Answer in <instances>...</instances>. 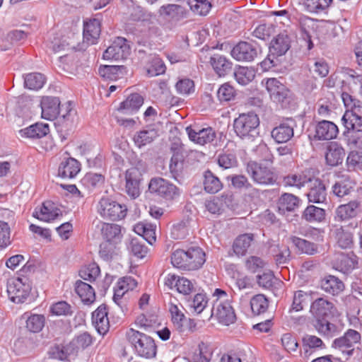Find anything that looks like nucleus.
<instances>
[{
    "mask_svg": "<svg viewBox=\"0 0 362 362\" xmlns=\"http://www.w3.org/2000/svg\"><path fill=\"white\" fill-rule=\"evenodd\" d=\"M42 117L47 120L58 119L59 122L66 127L74 123L76 112L70 107V105L60 107V100L58 98L43 97L40 103Z\"/></svg>",
    "mask_w": 362,
    "mask_h": 362,
    "instance_id": "nucleus-1",
    "label": "nucleus"
},
{
    "mask_svg": "<svg viewBox=\"0 0 362 362\" xmlns=\"http://www.w3.org/2000/svg\"><path fill=\"white\" fill-rule=\"evenodd\" d=\"M214 296L217 298L211 309V317H216L220 323L225 325L233 323L236 317L228 295L225 291L216 288Z\"/></svg>",
    "mask_w": 362,
    "mask_h": 362,
    "instance_id": "nucleus-2",
    "label": "nucleus"
},
{
    "mask_svg": "<svg viewBox=\"0 0 362 362\" xmlns=\"http://www.w3.org/2000/svg\"><path fill=\"white\" fill-rule=\"evenodd\" d=\"M259 119L254 112L240 114L235 119L233 127L241 139L253 141L259 134Z\"/></svg>",
    "mask_w": 362,
    "mask_h": 362,
    "instance_id": "nucleus-3",
    "label": "nucleus"
},
{
    "mask_svg": "<svg viewBox=\"0 0 362 362\" xmlns=\"http://www.w3.org/2000/svg\"><path fill=\"white\" fill-rule=\"evenodd\" d=\"M126 337L139 356L147 358L156 356V346L151 337L132 328L127 330Z\"/></svg>",
    "mask_w": 362,
    "mask_h": 362,
    "instance_id": "nucleus-4",
    "label": "nucleus"
},
{
    "mask_svg": "<svg viewBox=\"0 0 362 362\" xmlns=\"http://www.w3.org/2000/svg\"><path fill=\"white\" fill-rule=\"evenodd\" d=\"M272 163V160H269ZM246 171L255 183L262 186L273 185L276 181V175L272 164L249 162Z\"/></svg>",
    "mask_w": 362,
    "mask_h": 362,
    "instance_id": "nucleus-5",
    "label": "nucleus"
},
{
    "mask_svg": "<svg viewBox=\"0 0 362 362\" xmlns=\"http://www.w3.org/2000/svg\"><path fill=\"white\" fill-rule=\"evenodd\" d=\"M158 13L159 17L163 21L161 24L165 30H171L177 23L187 18L188 16L187 10L182 6L175 4H168L161 6Z\"/></svg>",
    "mask_w": 362,
    "mask_h": 362,
    "instance_id": "nucleus-6",
    "label": "nucleus"
},
{
    "mask_svg": "<svg viewBox=\"0 0 362 362\" xmlns=\"http://www.w3.org/2000/svg\"><path fill=\"white\" fill-rule=\"evenodd\" d=\"M359 110H346L341 121L349 135V141L358 148H362V117Z\"/></svg>",
    "mask_w": 362,
    "mask_h": 362,
    "instance_id": "nucleus-7",
    "label": "nucleus"
},
{
    "mask_svg": "<svg viewBox=\"0 0 362 362\" xmlns=\"http://www.w3.org/2000/svg\"><path fill=\"white\" fill-rule=\"evenodd\" d=\"M291 38L284 33L279 34L272 40L269 51L267 58L262 62V66L265 69H269L276 65L279 57H281L288 51L291 47Z\"/></svg>",
    "mask_w": 362,
    "mask_h": 362,
    "instance_id": "nucleus-8",
    "label": "nucleus"
},
{
    "mask_svg": "<svg viewBox=\"0 0 362 362\" xmlns=\"http://www.w3.org/2000/svg\"><path fill=\"white\" fill-rule=\"evenodd\" d=\"M96 209L102 218L114 221L123 219L127 211L125 205L109 197H102L97 204Z\"/></svg>",
    "mask_w": 362,
    "mask_h": 362,
    "instance_id": "nucleus-9",
    "label": "nucleus"
},
{
    "mask_svg": "<svg viewBox=\"0 0 362 362\" xmlns=\"http://www.w3.org/2000/svg\"><path fill=\"white\" fill-rule=\"evenodd\" d=\"M361 334L356 330L349 329L344 336L335 339L332 344V347L342 354V358H339L340 361H346L349 356H352L355 350V345L360 343Z\"/></svg>",
    "mask_w": 362,
    "mask_h": 362,
    "instance_id": "nucleus-10",
    "label": "nucleus"
},
{
    "mask_svg": "<svg viewBox=\"0 0 362 362\" xmlns=\"http://www.w3.org/2000/svg\"><path fill=\"white\" fill-rule=\"evenodd\" d=\"M27 279L16 278L9 279L7 282V293L10 300L16 303H23L31 291V286Z\"/></svg>",
    "mask_w": 362,
    "mask_h": 362,
    "instance_id": "nucleus-11",
    "label": "nucleus"
},
{
    "mask_svg": "<svg viewBox=\"0 0 362 362\" xmlns=\"http://www.w3.org/2000/svg\"><path fill=\"white\" fill-rule=\"evenodd\" d=\"M260 52V47L256 44L241 41L233 47L230 54L237 61L252 62Z\"/></svg>",
    "mask_w": 362,
    "mask_h": 362,
    "instance_id": "nucleus-12",
    "label": "nucleus"
},
{
    "mask_svg": "<svg viewBox=\"0 0 362 362\" xmlns=\"http://www.w3.org/2000/svg\"><path fill=\"white\" fill-rule=\"evenodd\" d=\"M148 189L151 192L169 199L178 197L181 193L177 186L160 177L151 179Z\"/></svg>",
    "mask_w": 362,
    "mask_h": 362,
    "instance_id": "nucleus-13",
    "label": "nucleus"
},
{
    "mask_svg": "<svg viewBox=\"0 0 362 362\" xmlns=\"http://www.w3.org/2000/svg\"><path fill=\"white\" fill-rule=\"evenodd\" d=\"M130 54V46L125 38L117 37L103 53L104 59L115 61L126 59Z\"/></svg>",
    "mask_w": 362,
    "mask_h": 362,
    "instance_id": "nucleus-14",
    "label": "nucleus"
},
{
    "mask_svg": "<svg viewBox=\"0 0 362 362\" xmlns=\"http://www.w3.org/2000/svg\"><path fill=\"white\" fill-rule=\"evenodd\" d=\"M262 83L269 93L271 99L278 103H284L289 95V90L275 78L264 79Z\"/></svg>",
    "mask_w": 362,
    "mask_h": 362,
    "instance_id": "nucleus-15",
    "label": "nucleus"
},
{
    "mask_svg": "<svg viewBox=\"0 0 362 362\" xmlns=\"http://www.w3.org/2000/svg\"><path fill=\"white\" fill-rule=\"evenodd\" d=\"M307 197L309 202L314 204H325L327 202L326 186L322 180L318 177H312Z\"/></svg>",
    "mask_w": 362,
    "mask_h": 362,
    "instance_id": "nucleus-16",
    "label": "nucleus"
},
{
    "mask_svg": "<svg viewBox=\"0 0 362 362\" xmlns=\"http://www.w3.org/2000/svg\"><path fill=\"white\" fill-rule=\"evenodd\" d=\"M333 268L343 274L351 272L358 264V257L353 252H343L334 255L332 261Z\"/></svg>",
    "mask_w": 362,
    "mask_h": 362,
    "instance_id": "nucleus-17",
    "label": "nucleus"
},
{
    "mask_svg": "<svg viewBox=\"0 0 362 362\" xmlns=\"http://www.w3.org/2000/svg\"><path fill=\"white\" fill-rule=\"evenodd\" d=\"M296 126L294 119H286L272 130L271 136L276 143H286L293 136Z\"/></svg>",
    "mask_w": 362,
    "mask_h": 362,
    "instance_id": "nucleus-18",
    "label": "nucleus"
},
{
    "mask_svg": "<svg viewBox=\"0 0 362 362\" xmlns=\"http://www.w3.org/2000/svg\"><path fill=\"white\" fill-rule=\"evenodd\" d=\"M186 132L192 141L199 145L211 143L216 136V132L211 127L194 129L192 127H187Z\"/></svg>",
    "mask_w": 362,
    "mask_h": 362,
    "instance_id": "nucleus-19",
    "label": "nucleus"
},
{
    "mask_svg": "<svg viewBox=\"0 0 362 362\" xmlns=\"http://www.w3.org/2000/svg\"><path fill=\"white\" fill-rule=\"evenodd\" d=\"M214 349L210 343L200 341L197 347L187 356L188 362H209L212 358Z\"/></svg>",
    "mask_w": 362,
    "mask_h": 362,
    "instance_id": "nucleus-20",
    "label": "nucleus"
},
{
    "mask_svg": "<svg viewBox=\"0 0 362 362\" xmlns=\"http://www.w3.org/2000/svg\"><path fill=\"white\" fill-rule=\"evenodd\" d=\"M141 174L139 170L136 168H132L126 171L125 180V191L127 194L135 199L140 194L139 182Z\"/></svg>",
    "mask_w": 362,
    "mask_h": 362,
    "instance_id": "nucleus-21",
    "label": "nucleus"
},
{
    "mask_svg": "<svg viewBox=\"0 0 362 362\" xmlns=\"http://www.w3.org/2000/svg\"><path fill=\"white\" fill-rule=\"evenodd\" d=\"M339 130L332 122L322 120L315 126V138L317 140H331L337 137Z\"/></svg>",
    "mask_w": 362,
    "mask_h": 362,
    "instance_id": "nucleus-22",
    "label": "nucleus"
},
{
    "mask_svg": "<svg viewBox=\"0 0 362 362\" xmlns=\"http://www.w3.org/2000/svg\"><path fill=\"white\" fill-rule=\"evenodd\" d=\"M33 216L40 221L49 222L62 216V213L59 209L54 206L53 203L45 202L39 209L37 208L35 209Z\"/></svg>",
    "mask_w": 362,
    "mask_h": 362,
    "instance_id": "nucleus-23",
    "label": "nucleus"
},
{
    "mask_svg": "<svg viewBox=\"0 0 362 362\" xmlns=\"http://www.w3.org/2000/svg\"><path fill=\"white\" fill-rule=\"evenodd\" d=\"M92 322L99 334L104 335L109 330L110 322L105 305H100L93 313Z\"/></svg>",
    "mask_w": 362,
    "mask_h": 362,
    "instance_id": "nucleus-24",
    "label": "nucleus"
},
{
    "mask_svg": "<svg viewBox=\"0 0 362 362\" xmlns=\"http://www.w3.org/2000/svg\"><path fill=\"white\" fill-rule=\"evenodd\" d=\"M361 204L356 200L339 205L335 211V218L339 221H346L356 217L360 212Z\"/></svg>",
    "mask_w": 362,
    "mask_h": 362,
    "instance_id": "nucleus-25",
    "label": "nucleus"
},
{
    "mask_svg": "<svg viewBox=\"0 0 362 362\" xmlns=\"http://www.w3.org/2000/svg\"><path fill=\"white\" fill-rule=\"evenodd\" d=\"M320 287L325 292L332 296L339 295L345 288L343 281L332 275L325 276L320 281Z\"/></svg>",
    "mask_w": 362,
    "mask_h": 362,
    "instance_id": "nucleus-26",
    "label": "nucleus"
},
{
    "mask_svg": "<svg viewBox=\"0 0 362 362\" xmlns=\"http://www.w3.org/2000/svg\"><path fill=\"white\" fill-rule=\"evenodd\" d=\"M100 31V23L98 19L93 18L86 22L83 26V41L88 45L95 44Z\"/></svg>",
    "mask_w": 362,
    "mask_h": 362,
    "instance_id": "nucleus-27",
    "label": "nucleus"
},
{
    "mask_svg": "<svg viewBox=\"0 0 362 362\" xmlns=\"http://www.w3.org/2000/svg\"><path fill=\"white\" fill-rule=\"evenodd\" d=\"M333 308L332 302L326 298H319L311 303L310 312L315 318H323L331 313Z\"/></svg>",
    "mask_w": 362,
    "mask_h": 362,
    "instance_id": "nucleus-28",
    "label": "nucleus"
},
{
    "mask_svg": "<svg viewBox=\"0 0 362 362\" xmlns=\"http://www.w3.org/2000/svg\"><path fill=\"white\" fill-rule=\"evenodd\" d=\"M80 171V163L73 158L63 160L58 168V175L62 178L71 179Z\"/></svg>",
    "mask_w": 362,
    "mask_h": 362,
    "instance_id": "nucleus-29",
    "label": "nucleus"
},
{
    "mask_svg": "<svg viewBox=\"0 0 362 362\" xmlns=\"http://www.w3.org/2000/svg\"><path fill=\"white\" fill-rule=\"evenodd\" d=\"M185 251L189 264L188 271L197 270L202 267L206 261L203 250L199 247H192Z\"/></svg>",
    "mask_w": 362,
    "mask_h": 362,
    "instance_id": "nucleus-30",
    "label": "nucleus"
},
{
    "mask_svg": "<svg viewBox=\"0 0 362 362\" xmlns=\"http://www.w3.org/2000/svg\"><path fill=\"white\" fill-rule=\"evenodd\" d=\"M345 156L344 149L337 142H331L327 147L325 155L326 162L329 165L337 166L341 164Z\"/></svg>",
    "mask_w": 362,
    "mask_h": 362,
    "instance_id": "nucleus-31",
    "label": "nucleus"
},
{
    "mask_svg": "<svg viewBox=\"0 0 362 362\" xmlns=\"http://www.w3.org/2000/svg\"><path fill=\"white\" fill-rule=\"evenodd\" d=\"M144 103L143 97L139 93H132L120 104L118 109L123 114L132 115L137 112Z\"/></svg>",
    "mask_w": 362,
    "mask_h": 362,
    "instance_id": "nucleus-32",
    "label": "nucleus"
},
{
    "mask_svg": "<svg viewBox=\"0 0 362 362\" xmlns=\"http://www.w3.org/2000/svg\"><path fill=\"white\" fill-rule=\"evenodd\" d=\"M209 62L216 74L220 77L227 75L231 71L233 66L232 62L221 54H214L210 57Z\"/></svg>",
    "mask_w": 362,
    "mask_h": 362,
    "instance_id": "nucleus-33",
    "label": "nucleus"
},
{
    "mask_svg": "<svg viewBox=\"0 0 362 362\" xmlns=\"http://www.w3.org/2000/svg\"><path fill=\"white\" fill-rule=\"evenodd\" d=\"M333 235L341 248H350L354 244L353 233L347 226L337 227L333 230Z\"/></svg>",
    "mask_w": 362,
    "mask_h": 362,
    "instance_id": "nucleus-34",
    "label": "nucleus"
},
{
    "mask_svg": "<svg viewBox=\"0 0 362 362\" xmlns=\"http://www.w3.org/2000/svg\"><path fill=\"white\" fill-rule=\"evenodd\" d=\"M74 290L83 303L88 305L95 301V290L88 283L77 280L74 285Z\"/></svg>",
    "mask_w": 362,
    "mask_h": 362,
    "instance_id": "nucleus-35",
    "label": "nucleus"
},
{
    "mask_svg": "<svg viewBox=\"0 0 362 362\" xmlns=\"http://www.w3.org/2000/svg\"><path fill=\"white\" fill-rule=\"evenodd\" d=\"M312 177L308 175L305 171L300 173H291L284 177L283 184L286 187L300 189L308 184Z\"/></svg>",
    "mask_w": 362,
    "mask_h": 362,
    "instance_id": "nucleus-36",
    "label": "nucleus"
},
{
    "mask_svg": "<svg viewBox=\"0 0 362 362\" xmlns=\"http://www.w3.org/2000/svg\"><path fill=\"white\" fill-rule=\"evenodd\" d=\"M354 185L355 183L349 177L343 176L332 185V193L339 198H342L354 190Z\"/></svg>",
    "mask_w": 362,
    "mask_h": 362,
    "instance_id": "nucleus-37",
    "label": "nucleus"
},
{
    "mask_svg": "<svg viewBox=\"0 0 362 362\" xmlns=\"http://www.w3.org/2000/svg\"><path fill=\"white\" fill-rule=\"evenodd\" d=\"M203 185L204 190L209 194H216L223 188L220 179L210 170H206L203 174Z\"/></svg>",
    "mask_w": 362,
    "mask_h": 362,
    "instance_id": "nucleus-38",
    "label": "nucleus"
},
{
    "mask_svg": "<svg viewBox=\"0 0 362 362\" xmlns=\"http://www.w3.org/2000/svg\"><path fill=\"white\" fill-rule=\"evenodd\" d=\"M101 234L104 240L119 243L122 239L121 227L115 223H103Z\"/></svg>",
    "mask_w": 362,
    "mask_h": 362,
    "instance_id": "nucleus-39",
    "label": "nucleus"
},
{
    "mask_svg": "<svg viewBox=\"0 0 362 362\" xmlns=\"http://www.w3.org/2000/svg\"><path fill=\"white\" fill-rule=\"evenodd\" d=\"M134 230L150 245L156 242V226L147 223H139L134 226Z\"/></svg>",
    "mask_w": 362,
    "mask_h": 362,
    "instance_id": "nucleus-40",
    "label": "nucleus"
},
{
    "mask_svg": "<svg viewBox=\"0 0 362 362\" xmlns=\"http://www.w3.org/2000/svg\"><path fill=\"white\" fill-rule=\"evenodd\" d=\"M253 240L254 235L252 233H245L239 235L233 245L234 252L238 256L245 255Z\"/></svg>",
    "mask_w": 362,
    "mask_h": 362,
    "instance_id": "nucleus-41",
    "label": "nucleus"
},
{
    "mask_svg": "<svg viewBox=\"0 0 362 362\" xmlns=\"http://www.w3.org/2000/svg\"><path fill=\"white\" fill-rule=\"evenodd\" d=\"M314 327L320 334L327 338L333 337L338 333L337 326L327 321L325 317L316 318Z\"/></svg>",
    "mask_w": 362,
    "mask_h": 362,
    "instance_id": "nucleus-42",
    "label": "nucleus"
},
{
    "mask_svg": "<svg viewBox=\"0 0 362 362\" xmlns=\"http://www.w3.org/2000/svg\"><path fill=\"white\" fill-rule=\"evenodd\" d=\"M157 136L158 132L155 129H148L137 132L133 139L135 145L141 148L153 142Z\"/></svg>",
    "mask_w": 362,
    "mask_h": 362,
    "instance_id": "nucleus-43",
    "label": "nucleus"
},
{
    "mask_svg": "<svg viewBox=\"0 0 362 362\" xmlns=\"http://www.w3.org/2000/svg\"><path fill=\"white\" fill-rule=\"evenodd\" d=\"M126 68L121 65H104L99 68L98 73L104 78L116 80L125 72Z\"/></svg>",
    "mask_w": 362,
    "mask_h": 362,
    "instance_id": "nucleus-44",
    "label": "nucleus"
},
{
    "mask_svg": "<svg viewBox=\"0 0 362 362\" xmlns=\"http://www.w3.org/2000/svg\"><path fill=\"white\" fill-rule=\"evenodd\" d=\"M235 81L241 86L249 84L255 77V71L252 68L239 66L234 71Z\"/></svg>",
    "mask_w": 362,
    "mask_h": 362,
    "instance_id": "nucleus-45",
    "label": "nucleus"
},
{
    "mask_svg": "<svg viewBox=\"0 0 362 362\" xmlns=\"http://www.w3.org/2000/svg\"><path fill=\"white\" fill-rule=\"evenodd\" d=\"M300 199L293 194L284 193L279 200V209L283 212L293 211L298 207Z\"/></svg>",
    "mask_w": 362,
    "mask_h": 362,
    "instance_id": "nucleus-46",
    "label": "nucleus"
},
{
    "mask_svg": "<svg viewBox=\"0 0 362 362\" xmlns=\"http://www.w3.org/2000/svg\"><path fill=\"white\" fill-rule=\"evenodd\" d=\"M291 240L301 253L313 255L318 252V247L314 243L296 236L291 237Z\"/></svg>",
    "mask_w": 362,
    "mask_h": 362,
    "instance_id": "nucleus-47",
    "label": "nucleus"
},
{
    "mask_svg": "<svg viewBox=\"0 0 362 362\" xmlns=\"http://www.w3.org/2000/svg\"><path fill=\"white\" fill-rule=\"evenodd\" d=\"M325 210L314 205L308 206L304 210L302 218L308 222H322L325 219Z\"/></svg>",
    "mask_w": 362,
    "mask_h": 362,
    "instance_id": "nucleus-48",
    "label": "nucleus"
},
{
    "mask_svg": "<svg viewBox=\"0 0 362 362\" xmlns=\"http://www.w3.org/2000/svg\"><path fill=\"white\" fill-rule=\"evenodd\" d=\"M49 131V126L47 124L36 123L22 129L21 132L28 138L40 139L46 136Z\"/></svg>",
    "mask_w": 362,
    "mask_h": 362,
    "instance_id": "nucleus-49",
    "label": "nucleus"
},
{
    "mask_svg": "<svg viewBox=\"0 0 362 362\" xmlns=\"http://www.w3.org/2000/svg\"><path fill=\"white\" fill-rule=\"evenodd\" d=\"M129 251L137 258H144L148 253V247L142 238H133L127 245Z\"/></svg>",
    "mask_w": 362,
    "mask_h": 362,
    "instance_id": "nucleus-50",
    "label": "nucleus"
},
{
    "mask_svg": "<svg viewBox=\"0 0 362 362\" xmlns=\"http://www.w3.org/2000/svg\"><path fill=\"white\" fill-rule=\"evenodd\" d=\"M311 300V293L301 290L294 292L291 310L300 311Z\"/></svg>",
    "mask_w": 362,
    "mask_h": 362,
    "instance_id": "nucleus-51",
    "label": "nucleus"
},
{
    "mask_svg": "<svg viewBox=\"0 0 362 362\" xmlns=\"http://www.w3.org/2000/svg\"><path fill=\"white\" fill-rule=\"evenodd\" d=\"M190 10L198 16H206L211 8V0H188Z\"/></svg>",
    "mask_w": 362,
    "mask_h": 362,
    "instance_id": "nucleus-52",
    "label": "nucleus"
},
{
    "mask_svg": "<svg viewBox=\"0 0 362 362\" xmlns=\"http://www.w3.org/2000/svg\"><path fill=\"white\" fill-rule=\"evenodd\" d=\"M269 301L263 294H257L250 300V307L255 315H260L267 311Z\"/></svg>",
    "mask_w": 362,
    "mask_h": 362,
    "instance_id": "nucleus-53",
    "label": "nucleus"
},
{
    "mask_svg": "<svg viewBox=\"0 0 362 362\" xmlns=\"http://www.w3.org/2000/svg\"><path fill=\"white\" fill-rule=\"evenodd\" d=\"M45 83V77L40 73H31L25 77V86L30 90L40 89Z\"/></svg>",
    "mask_w": 362,
    "mask_h": 362,
    "instance_id": "nucleus-54",
    "label": "nucleus"
},
{
    "mask_svg": "<svg viewBox=\"0 0 362 362\" xmlns=\"http://www.w3.org/2000/svg\"><path fill=\"white\" fill-rule=\"evenodd\" d=\"M302 344L304 354L306 356L310 354V353H309L310 349L322 348L325 346L320 338L312 334L304 335L302 339Z\"/></svg>",
    "mask_w": 362,
    "mask_h": 362,
    "instance_id": "nucleus-55",
    "label": "nucleus"
},
{
    "mask_svg": "<svg viewBox=\"0 0 362 362\" xmlns=\"http://www.w3.org/2000/svg\"><path fill=\"white\" fill-rule=\"evenodd\" d=\"M184 167V156L179 152H175L171 157L169 169L170 172L175 179L182 172Z\"/></svg>",
    "mask_w": 362,
    "mask_h": 362,
    "instance_id": "nucleus-56",
    "label": "nucleus"
},
{
    "mask_svg": "<svg viewBox=\"0 0 362 362\" xmlns=\"http://www.w3.org/2000/svg\"><path fill=\"white\" fill-rule=\"evenodd\" d=\"M165 66L162 59L156 56L151 57L149 66L146 68V74L149 77L157 76L164 74Z\"/></svg>",
    "mask_w": 362,
    "mask_h": 362,
    "instance_id": "nucleus-57",
    "label": "nucleus"
},
{
    "mask_svg": "<svg viewBox=\"0 0 362 362\" xmlns=\"http://www.w3.org/2000/svg\"><path fill=\"white\" fill-rule=\"evenodd\" d=\"M171 263L175 267L188 271L186 251L182 249L175 250L171 255Z\"/></svg>",
    "mask_w": 362,
    "mask_h": 362,
    "instance_id": "nucleus-58",
    "label": "nucleus"
},
{
    "mask_svg": "<svg viewBox=\"0 0 362 362\" xmlns=\"http://www.w3.org/2000/svg\"><path fill=\"white\" fill-rule=\"evenodd\" d=\"M332 0H305L304 6L308 12L320 13L326 10Z\"/></svg>",
    "mask_w": 362,
    "mask_h": 362,
    "instance_id": "nucleus-59",
    "label": "nucleus"
},
{
    "mask_svg": "<svg viewBox=\"0 0 362 362\" xmlns=\"http://www.w3.org/2000/svg\"><path fill=\"white\" fill-rule=\"evenodd\" d=\"M217 163L223 169H229L238 165V159L235 153L226 151L218 156Z\"/></svg>",
    "mask_w": 362,
    "mask_h": 362,
    "instance_id": "nucleus-60",
    "label": "nucleus"
},
{
    "mask_svg": "<svg viewBox=\"0 0 362 362\" xmlns=\"http://www.w3.org/2000/svg\"><path fill=\"white\" fill-rule=\"evenodd\" d=\"M45 324V317L41 315L33 314L27 317L26 328L31 332H39Z\"/></svg>",
    "mask_w": 362,
    "mask_h": 362,
    "instance_id": "nucleus-61",
    "label": "nucleus"
},
{
    "mask_svg": "<svg viewBox=\"0 0 362 362\" xmlns=\"http://www.w3.org/2000/svg\"><path fill=\"white\" fill-rule=\"evenodd\" d=\"M100 268L95 264H90L79 271L80 277L87 281L93 282L99 276Z\"/></svg>",
    "mask_w": 362,
    "mask_h": 362,
    "instance_id": "nucleus-62",
    "label": "nucleus"
},
{
    "mask_svg": "<svg viewBox=\"0 0 362 362\" xmlns=\"http://www.w3.org/2000/svg\"><path fill=\"white\" fill-rule=\"evenodd\" d=\"M235 88L229 83H225L217 90V97L221 102L230 101L235 97Z\"/></svg>",
    "mask_w": 362,
    "mask_h": 362,
    "instance_id": "nucleus-63",
    "label": "nucleus"
},
{
    "mask_svg": "<svg viewBox=\"0 0 362 362\" xmlns=\"http://www.w3.org/2000/svg\"><path fill=\"white\" fill-rule=\"evenodd\" d=\"M208 300L203 293H197L189 301V308L192 312L200 314L206 307Z\"/></svg>",
    "mask_w": 362,
    "mask_h": 362,
    "instance_id": "nucleus-64",
    "label": "nucleus"
}]
</instances>
